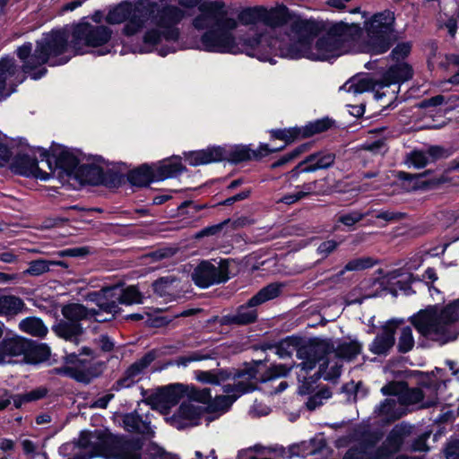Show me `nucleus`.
<instances>
[{
	"label": "nucleus",
	"mask_w": 459,
	"mask_h": 459,
	"mask_svg": "<svg viewBox=\"0 0 459 459\" xmlns=\"http://www.w3.org/2000/svg\"><path fill=\"white\" fill-rule=\"evenodd\" d=\"M72 36L65 28L52 29L44 37L36 41L34 50L32 43L25 42L16 49L17 57L22 63L21 69L24 75L38 81L48 74L44 66H60L66 65L72 55Z\"/></svg>",
	"instance_id": "obj_1"
},
{
	"label": "nucleus",
	"mask_w": 459,
	"mask_h": 459,
	"mask_svg": "<svg viewBox=\"0 0 459 459\" xmlns=\"http://www.w3.org/2000/svg\"><path fill=\"white\" fill-rule=\"evenodd\" d=\"M459 321V299H455L440 310L437 305L428 306L411 317V323L424 338L443 346L455 341L459 328L455 325Z\"/></svg>",
	"instance_id": "obj_2"
},
{
	"label": "nucleus",
	"mask_w": 459,
	"mask_h": 459,
	"mask_svg": "<svg viewBox=\"0 0 459 459\" xmlns=\"http://www.w3.org/2000/svg\"><path fill=\"white\" fill-rule=\"evenodd\" d=\"M252 144L209 145L205 149L184 152L185 160L192 167L208 165L226 161L231 165H238L247 161H260L264 157L283 151V147L270 146L260 143L257 149Z\"/></svg>",
	"instance_id": "obj_3"
},
{
	"label": "nucleus",
	"mask_w": 459,
	"mask_h": 459,
	"mask_svg": "<svg viewBox=\"0 0 459 459\" xmlns=\"http://www.w3.org/2000/svg\"><path fill=\"white\" fill-rule=\"evenodd\" d=\"M243 51L251 57H256L263 62L276 63L273 56L298 60L307 58L312 61L314 49L297 39L294 41L283 42L276 38L264 39L261 35H255L242 40Z\"/></svg>",
	"instance_id": "obj_4"
},
{
	"label": "nucleus",
	"mask_w": 459,
	"mask_h": 459,
	"mask_svg": "<svg viewBox=\"0 0 459 459\" xmlns=\"http://www.w3.org/2000/svg\"><path fill=\"white\" fill-rule=\"evenodd\" d=\"M363 29L364 52L370 56L387 53L403 38V32L396 29V18L393 11L377 12L365 20Z\"/></svg>",
	"instance_id": "obj_5"
},
{
	"label": "nucleus",
	"mask_w": 459,
	"mask_h": 459,
	"mask_svg": "<svg viewBox=\"0 0 459 459\" xmlns=\"http://www.w3.org/2000/svg\"><path fill=\"white\" fill-rule=\"evenodd\" d=\"M237 22L233 18L225 15L222 19H218L216 23H212L211 27L201 36L200 42L203 50L212 53H230L238 54L243 51L242 40L248 37L239 38L238 42L232 34L236 29Z\"/></svg>",
	"instance_id": "obj_6"
},
{
	"label": "nucleus",
	"mask_w": 459,
	"mask_h": 459,
	"mask_svg": "<svg viewBox=\"0 0 459 459\" xmlns=\"http://www.w3.org/2000/svg\"><path fill=\"white\" fill-rule=\"evenodd\" d=\"M281 288L282 285L278 282L270 283L262 288L246 303L238 306L234 314L215 316L212 321L218 322L220 325L244 326L254 324L258 319V313L255 307L279 297Z\"/></svg>",
	"instance_id": "obj_7"
},
{
	"label": "nucleus",
	"mask_w": 459,
	"mask_h": 459,
	"mask_svg": "<svg viewBox=\"0 0 459 459\" xmlns=\"http://www.w3.org/2000/svg\"><path fill=\"white\" fill-rule=\"evenodd\" d=\"M336 127V121L329 117H325L314 121H309L303 126H290L285 128H274L268 130L269 140H280L283 142L281 147L283 150L295 142L313 137L316 134L327 132Z\"/></svg>",
	"instance_id": "obj_8"
},
{
	"label": "nucleus",
	"mask_w": 459,
	"mask_h": 459,
	"mask_svg": "<svg viewBox=\"0 0 459 459\" xmlns=\"http://www.w3.org/2000/svg\"><path fill=\"white\" fill-rule=\"evenodd\" d=\"M73 56L85 53L83 47L98 48L106 45L111 39L112 30L105 25H92L89 22H81L72 27Z\"/></svg>",
	"instance_id": "obj_9"
},
{
	"label": "nucleus",
	"mask_w": 459,
	"mask_h": 459,
	"mask_svg": "<svg viewBox=\"0 0 459 459\" xmlns=\"http://www.w3.org/2000/svg\"><path fill=\"white\" fill-rule=\"evenodd\" d=\"M10 163V169L15 175L33 178L41 181H48L51 178V173L42 170L39 167V160L28 153L18 152L13 157V152L7 144L0 143V167L5 163Z\"/></svg>",
	"instance_id": "obj_10"
},
{
	"label": "nucleus",
	"mask_w": 459,
	"mask_h": 459,
	"mask_svg": "<svg viewBox=\"0 0 459 459\" xmlns=\"http://www.w3.org/2000/svg\"><path fill=\"white\" fill-rule=\"evenodd\" d=\"M40 160H45L51 173L59 169V174L74 178L80 167L79 158L66 146L52 142L49 149L37 146Z\"/></svg>",
	"instance_id": "obj_11"
},
{
	"label": "nucleus",
	"mask_w": 459,
	"mask_h": 459,
	"mask_svg": "<svg viewBox=\"0 0 459 459\" xmlns=\"http://www.w3.org/2000/svg\"><path fill=\"white\" fill-rule=\"evenodd\" d=\"M230 260L221 259L219 265L215 266L209 260H202L193 270L191 279L194 283L206 289L212 285L225 283L230 280Z\"/></svg>",
	"instance_id": "obj_12"
},
{
	"label": "nucleus",
	"mask_w": 459,
	"mask_h": 459,
	"mask_svg": "<svg viewBox=\"0 0 459 459\" xmlns=\"http://www.w3.org/2000/svg\"><path fill=\"white\" fill-rule=\"evenodd\" d=\"M333 342L330 339L311 338L297 349L296 356L302 362L296 366L301 370L308 373L316 367V364L323 360L325 356L333 353Z\"/></svg>",
	"instance_id": "obj_13"
},
{
	"label": "nucleus",
	"mask_w": 459,
	"mask_h": 459,
	"mask_svg": "<svg viewBox=\"0 0 459 459\" xmlns=\"http://www.w3.org/2000/svg\"><path fill=\"white\" fill-rule=\"evenodd\" d=\"M336 155L329 151H318L307 155L287 173L288 179L297 182L300 174L313 173L320 169H327L334 165Z\"/></svg>",
	"instance_id": "obj_14"
},
{
	"label": "nucleus",
	"mask_w": 459,
	"mask_h": 459,
	"mask_svg": "<svg viewBox=\"0 0 459 459\" xmlns=\"http://www.w3.org/2000/svg\"><path fill=\"white\" fill-rule=\"evenodd\" d=\"M26 78L27 76L23 74L13 57L6 56L0 59V95L2 97L11 96Z\"/></svg>",
	"instance_id": "obj_15"
},
{
	"label": "nucleus",
	"mask_w": 459,
	"mask_h": 459,
	"mask_svg": "<svg viewBox=\"0 0 459 459\" xmlns=\"http://www.w3.org/2000/svg\"><path fill=\"white\" fill-rule=\"evenodd\" d=\"M184 18V12L178 6L167 5L158 15L157 26L161 29V39L168 42H178L180 39V30L177 25Z\"/></svg>",
	"instance_id": "obj_16"
},
{
	"label": "nucleus",
	"mask_w": 459,
	"mask_h": 459,
	"mask_svg": "<svg viewBox=\"0 0 459 459\" xmlns=\"http://www.w3.org/2000/svg\"><path fill=\"white\" fill-rule=\"evenodd\" d=\"M204 413H207L205 407L183 402L172 416L166 418V421L177 429L184 430L198 426Z\"/></svg>",
	"instance_id": "obj_17"
},
{
	"label": "nucleus",
	"mask_w": 459,
	"mask_h": 459,
	"mask_svg": "<svg viewBox=\"0 0 459 459\" xmlns=\"http://www.w3.org/2000/svg\"><path fill=\"white\" fill-rule=\"evenodd\" d=\"M403 319L392 318L382 326L381 333H377L368 346L371 353L377 356H386L395 344V333Z\"/></svg>",
	"instance_id": "obj_18"
},
{
	"label": "nucleus",
	"mask_w": 459,
	"mask_h": 459,
	"mask_svg": "<svg viewBox=\"0 0 459 459\" xmlns=\"http://www.w3.org/2000/svg\"><path fill=\"white\" fill-rule=\"evenodd\" d=\"M200 14L193 20V26L200 30H206L211 27L210 24L216 23L218 19H222L227 15L225 4L221 0L205 1L199 5Z\"/></svg>",
	"instance_id": "obj_19"
},
{
	"label": "nucleus",
	"mask_w": 459,
	"mask_h": 459,
	"mask_svg": "<svg viewBox=\"0 0 459 459\" xmlns=\"http://www.w3.org/2000/svg\"><path fill=\"white\" fill-rule=\"evenodd\" d=\"M96 440L91 457L115 458L119 446L125 437L117 436L108 431L95 430Z\"/></svg>",
	"instance_id": "obj_20"
},
{
	"label": "nucleus",
	"mask_w": 459,
	"mask_h": 459,
	"mask_svg": "<svg viewBox=\"0 0 459 459\" xmlns=\"http://www.w3.org/2000/svg\"><path fill=\"white\" fill-rule=\"evenodd\" d=\"M429 174L430 170H426L420 174L398 171L396 178L401 181L402 187L408 192L417 190H429L436 187L441 183L440 179H427L426 177Z\"/></svg>",
	"instance_id": "obj_21"
},
{
	"label": "nucleus",
	"mask_w": 459,
	"mask_h": 459,
	"mask_svg": "<svg viewBox=\"0 0 459 459\" xmlns=\"http://www.w3.org/2000/svg\"><path fill=\"white\" fill-rule=\"evenodd\" d=\"M344 47L340 43V40L333 39L325 33L318 38L316 41L313 49L314 56L312 61H330L335 59L342 54Z\"/></svg>",
	"instance_id": "obj_22"
},
{
	"label": "nucleus",
	"mask_w": 459,
	"mask_h": 459,
	"mask_svg": "<svg viewBox=\"0 0 459 459\" xmlns=\"http://www.w3.org/2000/svg\"><path fill=\"white\" fill-rule=\"evenodd\" d=\"M152 165L157 182H161L169 178H177L183 172L187 171L179 155H172L157 162H152Z\"/></svg>",
	"instance_id": "obj_23"
},
{
	"label": "nucleus",
	"mask_w": 459,
	"mask_h": 459,
	"mask_svg": "<svg viewBox=\"0 0 459 459\" xmlns=\"http://www.w3.org/2000/svg\"><path fill=\"white\" fill-rule=\"evenodd\" d=\"M297 39L313 48L314 39L325 30V24L315 20L298 19L290 25Z\"/></svg>",
	"instance_id": "obj_24"
},
{
	"label": "nucleus",
	"mask_w": 459,
	"mask_h": 459,
	"mask_svg": "<svg viewBox=\"0 0 459 459\" xmlns=\"http://www.w3.org/2000/svg\"><path fill=\"white\" fill-rule=\"evenodd\" d=\"M155 7H157L155 2H148L147 6L140 8L139 6L134 7L129 1H123L108 11L105 20L107 23L111 25L120 24L129 19L134 12L140 13L143 11L152 12Z\"/></svg>",
	"instance_id": "obj_25"
},
{
	"label": "nucleus",
	"mask_w": 459,
	"mask_h": 459,
	"mask_svg": "<svg viewBox=\"0 0 459 459\" xmlns=\"http://www.w3.org/2000/svg\"><path fill=\"white\" fill-rule=\"evenodd\" d=\"M413 77V68L406 62H396L384 71L379 78V85L389 87L392 84H401Z\"/></svg>",
	"instance_id": "obj_26"
},
{
	"label": "nucleus",
	"mask_w": 459,
	"mask_h": 459,
	"mask_svg": "<svg viewBox=\"0 0 459 459\" xmlns=\"http://www.w3.org/2000/svg\"><path fill=\"white\" fill-rule=\"evenodd\" d=\"M187 385L183 384H170L161 386L158 391L152 394L148 401L152 404H170L176 405L180 399L186 396Z\"/></svg>",
	"instance_id": "obj_27"
},
{
	"label": "nucleus",
	"mask_w": 459,
	"mask_h": 459,
	"mask_svg": "<svg viewBox=\"0 0 459 459\" xmlns=\"http://www.w3.org/2000/svg\"><path fill=\"white\" fill-rule=\"evenodd\" d=\"M126 182L135 188L149 187L157 182L152 162L143 163L129 169L126 174Z\"/></svg>",
	"instance_id": "obj_28"
},
{
	"label": "nucleus",
	"mask_w": 459,
	"mask_h": 459,
	"mask_svg": "<svg viewBox=\"0 0 459 459\" xmlns=\"http://www.w3.org/2000/svg\"><path fill=\"white\" fill-rule=\"evenodd\" d=\"M414 375L420 376L419 379V385L422 387L427 388L430 391V394L428 398V400L424 403V407L430 408L437 405L439 403V398H438V390L444 386H446V382L448 380H438L434 379V371L431 372H422L416 370L414 371Z\"/></svg>",
	"instance_id": "obj_29"
},
{
	"label": "nucleus",
	"mask_w": 459,
	"mask_h": 459,
	"mask_svg": "<svg viewBox=\"0 0 459 459\" xmlns=\"http://www.w3.org/2000/svg\"><path fill=\"white\" fill-rule=\"evenodd\" d=\"M27 341V338L7 333L0 342V351L3 354L4 361L7 356L23 355Z\"/></svg>",
	"instance_id": "obj_30"
},
{
	"label": "nucleus",
	"mask_w": 459,
	"mask_h": 459,
	"mask_svg": "<svg viewBox=\"0 0 459 459\" xmlns=\"http://www.w3.org/2000/svg\"><path fill=\"white\" fill-rule=\"evenodd\" d=\"M50 353V348L46 343L28 339L23 359L27 364L36 365L48 360Z\"/></svg>",
	"instance_id": "obj_31"
},
{
	"label": "nucleus",
	"mask_w": 459,
	"mask_h": 459,
	"mask_svg": "<svg viewBox=\"0 0 459 459\" xmlns=\"http://www.w3.org/2000/svg\"><path fill=\"white\" fill-rule=\"evenodd\" d=\"M52 331L59 338L77 344L83 333V327L81 323L60 320L52 325Z\"/></svg>",
	"instance_id": "obj_32"
},
{
	"label": "nucleus",
	"mask_w": 459,
	"mask_h": 459,
	"mask_svg": "<svg viewBox=\"0 0 459 459\" xmlns=\"http://www.w3.org/2000/svg\"><path fill=\"white\" fill-rule=\"evenodd\" d=\"M102 172L103 169L100 165L84 163L80 165L74 178L81 185L99 186Z\"/></svg>",
	"instance_id": "obj_33"
},
{
	"label": "nucleus",
	"mask_w": 459,
	"mask_h": 459,
	"mask_svg": "<svg viewBox=\"0 0 459 459\" xmlns=\"http://www.w3.org/2000/svg\"><path fill=\"white\" fill-rule=\"evenodd\" d=\"M62 314L65 321L80 323L83 319H91V316H100V311L95 308H88L78 303L65 305L62 308Z\"/></svg>",
	"instance_id": "obj_34"
},
{
	"label": "nucleus",
	"mask_w": 459,
	"mask_h": 459,
	"mask_svg": "<svg viewBox=\"0 0 459 459\" xmlns=\"http://www.w3.org/2000/svg\"><path fill=\"white\" fill-rule=\"evenodd\" d=\"M301 346V338L296 335L287 336L274 343H265L262 346L264 351L275 349V353L281 359L291 357L290 347L298 349Z\"/></svg>",
	"instance_id": "obj_35"
},
{
	"label": "nucleus",
	"mask_w": 459,
	"mask_h": 459,
	"mask_svg": "<svg viewBox=\"0 0 459 459\" xmlns=\"http://www.w3.org/2000/svg\"><path fill=\"white\" fill-rule=\"evenodd\" d=\"M142 449L141 439L124 437L114 459H141Z\"/></svg>",
	"instance_id": "obj_36"
},
{
	"label": "nucleus",
	"mask_w": 459,
	"mask_h": 459,
	"mask_svg": "<svg viewBox=\"0 0 459 459\" xmlns=\"http://www.w3.org/2000/svg\"><path fill=\"white\" fill-rule=\"evenodd\" d=\"M264 23L272 28L283 26L287 24L291 19L290 10L285 5H281L271 10H267L264 7Z\"/></svg>",
	"instance_id": "obj_37"
},
{
	"label": "nucleus",
	"mask_w": 459,
	"mask_h": 459,
	"mask_svg": "<svg viewBox=\"0 0 459 459\" xmlns=\"http://www.w3.org/2000/svg\"><path fill=\"white\" fill-rule=\"evenodd\" d=\"M360 30L358 25H349L343 22L332 25L326 31L329 36L340 40V43L345 48L346 44L353 39L354 32Z\"/></svg>",
	"instance_id": "obj_38"
},
{
	"label": "nucleus",
	"mask_w": 459,
	"mask_h": 459,
	"mask_svg": "<svg viewBox=\"0 0 459 459\" xmlns=\"http://www.w3.org/2000/svg\"><path fill=\"white\" fill-rule=\"evenodd\" d=\"M361 351L362 344L357 340H352L351 342H340L336 348L333 346V352H334L336 358L351 361L356 359L361 353Z\"/></svg>",
	"instance_id": "obj_39"
},
{
	"label": "nucleus",
	"mask_w": 459,
	"mask_h": 459,
	"mask_svg": "<svg viewBox=\"0 0 459 459\" xmlns=\"http://www.w3.org/2000/svg\"><path fill=\"white\" fill-rule=\"evenodd\" d=\"M408 433L409 430L406 427L397 425L389 432L385 441L381 446H386L389 448L392 457L393 455L398 453L402 449L404 438Z\"/></svg>",
	"instance_id": "obj_40"
},
{
	"label": "nucleus",
	"mask_w": 459,
	"mask_h": 459,
	"mask_svg": "<svg viewBox=\"0 0 459 459\" xmlns=\"http://www.w3.org/2000/svg\"><path fill=\"white\" fill-rule=\"evenodd\" d=\"M20 329L32 336L44 337L48 333V328L42 319L35 316H29L22 319L19 324Z\"/></svg>",
	"instance_id": "obj_41"
},
{
	"label": "nucleus",
	"mask_w": 459,
	"mask_h": 459,
	"mask_svg": "<svg viewBox=\"0 0 459 459\" xmlns=\"http://www.w3.org/2000/svg\"><path fill=\"white\" fill-rule=\"evenodd\" d=\"M238 399V395L235 394L227 395H217L214 399L211 397V402L208 406H205L207 413H213L217 411H228L232 404Z\"/></svg>",
	"instance_id": "obj_42"
},
{
	"label": "nucleus",
	"mask_w": 459,
	"mask_h": 459,
	"mask_svg": "<svg viewBox=\"0 0 459 459\" xmlns=\"http://www.w3.org/2000/svg\"><path fill=\"white\" fill-rule=\"evenodd\" d=\"M396 404L394 399L385 398L375 408L374 411L389 421H395L402 417V413L398 411Z\"/></svg>",
	"instance_id": "obj_43"
},
{
	"label": "nucleus",
	"mask_w": 459,
	"mask_h": 459,
	"mask_svg": "<svg viewBox=\"0 0 459 459\" xmlns=\"http://www.w3.org/2000/svg\"><path fill=\"white\" fill-rule=\"evenodd\" d=\"M126 183V175L119 171L108 169H103L100 180V186H103L108 189H117Z\"/></svg>",
	"instance_id": "obj_44"
},
{
	"label": "nucleus",
	"mask_w": 459,
	"mask_h": 459,
	"mask_svg": "<svg viewBox=\"0 0 459 459\" xmlns=\"http://www.w3.org/2000/svg\"><path fill=\"white\" fill-rule=\"evenodd\" d=\"M264 6L247 7L238 13V19L243 25H253L260 22H264Z\"/></svg>",
	"instance_id": "obj_45"
},
{
	"label": "nucleus",
	"mask_w": 459,
	"mask_h": 459,
	"mask_svg": "<svg viewBox=\"0 0 459 459\" xmlns=\"http://www.w3.org/2000/svg\"><path fill=\"white\" fill-rule=\"evenodd\" d=\"M413 284L419 287L420 285H427L425 281L420 279L419 275L409 273L403 278L397 280L394 283V287L403 291L405 295L410 296L416 293V290L412 289Z\"/></svg>",
	"instance_id": "obj_46"
},
{
	"label": "nucleus",
	"mask_w": 459,
	"mask_h": 459,
	"mask_svg": "<svg viewBox=\"0 0 459 459\" xmlns=\"http://www.w3.org/2000/svg\"><path fill=\"white\" fill-rule=\"evenodd\" d=\"M143 294L140 291L137 285L124 286L121 284L120 304L130 306L133 304H143Z\"/></svg>",
	"instance_id": "obj_47"
},
{
	"label": "nucleus",
	"mask_w": 459,
	"mask_h": 459,
	"mask_svg": "<svg viewBox=\"0 0 459 459\" xmlns=\"http://www.w3.org/2000/svg\"><path fill=\"white\" fill-rule=\"evenodd\" d=\"M292 366H287L285 364H272L260 377L258 379L259 383H266L276 379L278 377H285L291 371Z\"/></svg>",
	"instance_id": "obj_48"
},
{
	"label": "nucleus",
	"mask_w": 459,
	"mask_h": 459,
	"mask_svg": "<svg viewBox=\"0 0 459 459\" xmlns=\"http://www.w3.org/2000/svg\"><path fill=\"white\" fill-rule=\"evenodd\" d=\"M89 299L99 307L97 310L100 311V314L104 312L116 317V316L120 314L122 311L121 307L115 304L114 301L109 302L102 298L99 293H90Z\"/></svg>",
	"instance_id": "obj_49"
},
{
	"label": "nucleus",
	"mask_w": 459,
	"mask_h": 459,
	"mask_svg": "<svg viewBox=\"0 0 459 459\" xmlns=\"http://www.w3.org/2000/svg\"><path fill=\"white\" fill-rule=\"evenodd\" d=\"M312 146L311 143H304L294 148L292 151H290L288 153H285L281 157H280L277 160L273 161L270 168L272 169H275L277 168H280L295 159L299 158L301 154L307 152Z\"/></svg>",
	"instance_id": "obj_50"
},
{
	"label": "nucleus",
	"mask_w": 459,
	"mask_h": 459,
	"mask_svg": "<svg viewBox=\"0 0 459 459\" xmlns=\"http://www.w3.org/2000/svg\"><path fill=\"white\" fill-rule=\"evenodd\" d=\"M412 41H398L390 49L391 52L388 56L392 61L404 62V60L411 55L412 50Z\"/></svg>",
	"instance_id": "obj_51"
},
{
	"label": "nucleus",
	"mask_w": 459,
	"mask_h": 459,
	"mask_svg": "<svg viewBox=\"0 0 459 459\" xmlns=\"http://www.w3.org/2000/svg\"><path fill=\"white\" fill-rule=\"evenodd\" d=\"M377 261L369 256L358 257L349 261L343 269H342L336 275L341 277L345 272L362 271L373 267Z\"/></svg>",
	"instance_id": "obj_52"
},
{
	"label": "nucleus",
	"mask_w": 459,
	"mask_h": 459,
	"mask_svg": "<svg viewBox=\"0 0 459 459\" xmlns=\"http://www.w3.org/2000/svg\"><path fill=\"white\" fill-rule=\"evenodd\" d=\"M175 281L176 278L174 276H162L152 282V288L157 296L166 298L171 295L172 285Z\"/></svg>",
	"instance_id": "obj_53"
},
{
	"label": "nucleus",
	"mask_w": 459,
	"mask_h": 459,
	"mask_svg": "<svg viewBox=\"0 0 459 459\" xmlns=\"http://www.w3.org/2000/svg\"><path fill=\"white\" fill-rule=\"evenodd\" d=\"M424 399V393L420 387H409L406 382V386L403 391L399 403L401 405L417 404Z\"/></svg>",
	"instance_id": "obj_54"
},
{
	"label": "nucleus",
	"mask_w": 459,
	"mask_h": 459,
	"mask_svg": "<svg viewBox=\"0 0 459 459\" xmlns=\"http://www.w3.org/2000/svg\"><path fill=\"white\" fill-rule=\"evenodd\" d=\"M215 206H217V204H197L192 200H186L178 206V213L181 215H188L190 217H195V214L200 211Z\"/></svg>",
	"instance_id": "obj_55"
},
{
	"label": "nucleus",
	"mask_w": 459,
	"mask_h": 459,
	"mask_svg": "<svg viewBox=\"0 0 459 459\" xmlns=\"http://www.w3.org/2000/svg\"><path fill=\"white\" fill-rule=\"evenodd\" d=\"M414 343L411 327L409 325L403 327L397 344L398 352L403 354L409 352L413 349Z\"/></svg>",
	"instance_id": "obj_56"
},
{
	"label": "nucleus",
	"mask_w": 459,
	"mask_h": 459,
	"mask_svg": "<svg viewBox=\"0 0 459 459\" xmlns=\"http://www.w3.org/2000/svg\"><path fill=\"white\" fill-rule=\"evenodd\" d=\"M316 187V181L304 183L302 185L303 191H298L291 194H286L281 198V202L285 204H293L302 198L307 196Z\"/></svg>",
	"instance_id": "obj_57"
},
{
	"label": "nucleus",
	"mask_w": 459,
	"mask_h": 459,
	"mask_svg": "<svg viewBox=\"0 0 459 459\" xmlns=\"http://www.w3.org/2000/svg\"><path fill=\"white\" fill-rule=\"evenodd\" d=\"M186 396L189 399V401L197 402L200 403L206 404L211 402V389L210 388H203L199 389L195 386H187V391H186Z\"/></svg>",
	"instance_id": "obj_58"
},
{
	"label": "nucleus",
	"mask_w": 459,
	"mask_h": 459,
	"mask_svg": "<svg viewBox=\"0 0 459 459\" xmlns=\"http://www.w3.org/2000/svg\"><path fill=\"white\" fill-rule=\"evenodd\" d=\"M134 12L126 22L122 32L126 37H132L138 33L144 25V20Z\"/></svg>",
	"instance_id": "obj_59"
},
{
	"label": "nucleus",
	"mask_w": 459,
	"mask_h": 459,
	"mask_svg": "<svg viewBox=\"0 0 459 459\" xmlns=\"http://www.w3.org/2000/svg\"><path fill=\"white\" fill-rule=\"evenodd\" d=\"M455 151L456 149L452 146L446 148L441 145H430L426 152L429 160L435 162L438 160L449 158Z\"/></svg>",
	"instance_id": "obj_60"
},
{
	"label": "nucleus",
	"mask_w": 459,
	"mask_h": 459,
	"mask_svg": "<svg viewBox=\"0 0 459 459\" xmlns=\"http://www.w3.org/2000/svg\"><path fill=\"white\" fill-rule=\"evenodd\" d=\"M405 386L406 381L393 380L382 386L380 392L385 396H397L399 403Z\"/></svg>",
	"instance_id": "obj_61"
},
{
	"label": "nucleus",
	"mask_w": 459,
	"mask_h": 459,
	"mask_svg": "<svg viewBox=\"0 0 459 459\" xmlns=\"http://www.w3.org/2000/svg\"><path fill=\"white\" fill-rule=\"evenodd\" d=\"M99 373L95 371V368L91 367L87 369H79L74 368L73 374L71 375V378L75 380L78 383H82L84 385H89L93 378L99 377Z\"/></svg>",
	"instance_id": "obj_62"
},
{
	"label": "nucleus",
	"mask_w": 459,
	"mask_h": 459,
	"mask_svg": "<svg viewBox=\"0 0 459 459\" xmlns=\"http://www.w3.org/2000/svg\"><path fill=\"white\" fill-rule=\"evenodd\" d=\"M94 292L99 293L102 298L109 302L114 301L117 306L120 304L121 284L103 287L100 290Z\"/></svg>",
	"instance_id": "obj_63"
},
{
	"label": "nucleus",
	"mask_w": 459,
	"mask_h": 459,
	"mask_svg": "<svg viewBox=\"0 0 459 459\" xmlns=\"http://www.w3.org/2000/svg\"><path fill=\"white\" fill-rule=\"evenodd\" d=\"M407 161L414 168L422 169L429 164V159L427 152L413 150L408 155Z\"/></svg>",
	"instance_id": "obj_64"
}]
</instances>
